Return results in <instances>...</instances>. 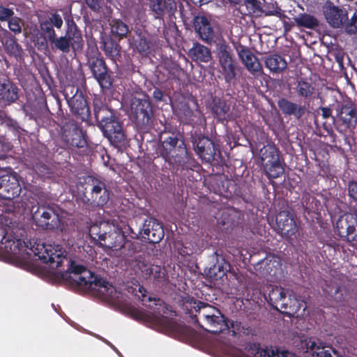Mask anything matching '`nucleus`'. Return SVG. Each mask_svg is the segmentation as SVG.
<instances>
[{"mask_svg": "<svg viewBox=\"0 0 357 357\" xmlns=\"http://www.w3.org/2000/svg\"><path fill=\"white\" fill-rule=\"evenodd\" d=\"M52 248L51 245L44 246L45 251L39 255L44 263L50 264L54 268H59L66 263L67 269L59 274L63 280L70 284L90 291L92 294L105 300H113L116 296V288L105 279L95 275L84 266L77 264L66 257V251L61 248Z\"/></svg>", "mask_w": 357, "mask_h": 357, "instance_id": "1", "label": "nucleus"}, {"mask_svg": "<svg viewBox=\"0 0 357 357\" xmlns=\"http://www.w3.org/2000/svg\"><path fill=\"white\" fill-rule=\"evenodd\" d=\"M155 153L169 164H175L183 169L194 170L199 165L188 152L179 132L164 131L160 134Z\"/></svg>", "mask_w": 357, "mask_h": 357, "instance_id": "2", "label": "nucleus"}, {"mask_svg": "<svg viewBox=\"0 0 357 357\" xmlns=\"http://www.w3.org/2000/svg\"><path fill=\"white\" fill-rule=\"evenodd\" d=\"M93 105L94 117L104 136L115 147L123 145L126 135L122 123L115 114L116 111L104 103L100 98H95Z\"/></svg>", "mask_w": 357, "mask_h": 357, "instance_id": "3", "label": "nucleus"}, {"mask_svg": "<svg viewBox=\"0 0 357 357\" xmlns=\"http://www.w3.org/2000/svg\"><path fill=\"white\" fill-rule=\"evenodd\" d=\"M31 213L33 222L37 228L50 231L62 230L61 218L54 207L49 204L32 206Z\"/></svg>", "mask_w": 357, "mask_h": 357, "instance_id": "4", "label": "nucleus"}, {"mask_svg": "<svg viewBox=\"0 0 357 357\" xmlns=\"http://www.w3.org/2000/svg\"><path fill=\"white\" fill-rule=\"evenodd\" d=\"M216 54L222 73L225 82L230 84L236 79L238 70L233 50L229 43L223 38L216 43Z\"/></svg>", "mask_w": 357, "mask_h": 357, "instance_id": "5", "label": "nucleus"}, {"mask_svg": "<svg viewBox=\"0 0 357 357\" xmlns=\"http://www.w3.org/2000/svg\"><path fill=\"white\" fill-rule=\"evenodd\" d=\"M88 66L93 78L102 89L109 90L113 85L112 71L107 66L99 52L90 56L87 59Z\"/></svg>", "mask_w": 357, "mask_h": 357, "instance_id": "6", "label": "nucleus"}, {"mask_svg": "<svg viewBox=\"0 0 357 357\" xmlns=\"http://www.w3.org/2000/svg\"><path fill=\"white\" fill-rule=\"evenodd\" d=\"M357 124L356 105L350 99L344 100L337 109V117L334 120L336 130L345 134L354 129Z\"/></svg>", "mask_w": 357, "mask_h": 357, "instance_id": "7", "label": "nucleus"}, {"mask_svg": "<svg viewBox=\"0 0 357 357\" xmlns=\"http://www.w3.org/2000/svg\"><path fill=\"white\" fill-rule=\"evenodd\" d=\"M70 112L82 121H86L91 116L90 108L82 91L77 87L69 86L63 91Z\"/></svg>", "mask_w": 357, "mask_h": 357, "instance_id": "8", "label": "nucleus"}, {"mask_svg": "<svg viewBox=\"0 0 357 357\" xmlns=\"http://www.w3.org/2000/svg\"><path fill=\"white\" fill-rule=\"evenodd\" d=\"M131 114L139 130H146L151 128L153 122V111L149 98H135L131 103Z\"/></svg>", "mask_w": 357, "mask_h": 357, "instance_id": "9", "label": "nucleus"}, {"mask_svg": "<svg viewBox=\"0 0 357 357\" xmlns=\"http://www.w3.org/2000/svg\"><path fill=\"white\" fill-rule=\"evenodd\" d=\"M59 10L61 12L66 24L64 36L72 44L73 52L82 51L84 41L82 31L73 19L71 6L60 8Z\"/></svg>", "mask_w": 357, "mask_h": 357, "instance_id": "10", "label": "nucleus"}, {"mask_svg": "<svg viewBox=\"0 0 357 357\" xmlns=\"http://www.w3.org/2000/svg\"><path fill=\"white\" fill-rule=\"evenodd\" d=\"M137 266L142 278L151 282L155 287L162 288L169 282V277L165 268L155 264H149L140 259L137 260Z\"/></svg>", "mask_w": 357, "mask_h": 357, "instance_id": "11", "label": "nucleus"}, {"mask_svg": "<svg viewBox=\"0 0 357 357\" xmlns=\"http://www.w3.org/2000/svg\"><path fill=\"white\" fill-rule=\"evenodd\" d=\"M335 230L342 240L348 242L356 241L357 210L340 215L336 222Z\"/></svg>", "mask_w": 357, "mask_h": 357, "instance_id": "12", "label": "nucleus"}, {"mask_svg": "<svg viewBox=\"0 0 357 357\" xmlns=\"http://www.w3.org/2000/svg\"><path fill=\"white\" fill-rule=\"evenodd\" d=\"M62 139L67 145L75 148H83L87 144L83 130L73 120L66 122L63 126Z\"/></svg>", "mask_w": 357, "mask_h": 357, "instance_id": "13", "label": "nucleus"}, {"mask_svg": "<svg viewBox=\"0 0 357 357\" xmlns=\"http://www.w3.org/2000/svg\"><path fill=\"white\" fill-rule=\"evenodd\" d=\"M135 295L142 301L143 305L152 311L153 317L156 321H160L164 314H167L168 305L164 301L159 298L147 296L146 290L143 286L139 285L137 290L135 289Z\"/></svg>", "mask_w": 357, "mask_h": 357, "instance_id": "14", "label": "nucleus"}, {"mask_svg": "<svg viewBox=\"0 0 357 357\" xmlns=\"http://www.w3.org/2000/svg\"><path fill=\"white\" fill-rule=\"evenodd\" d=\"M192 143L196 153L207 162L215 160L216 147L214 142L208 137L195 135L192 137Z\"/></svg>", "mask_w": 357, "mask_h": 357, "instance_id": "15", "label": "nucleus"}, {"mask_svg": "<svg viewBox=\"0 0 357 357\" xmlns=\"http://www.w3.org/2000/svg\"><path fill=\"white\" fill-rule=\"evenodd\" d=\"M22 192V187L15 174L0 176V198L11 200L17 197Z\"/></svg>", "mask_w": 357, "mask_h": 357, "instance_id": "16", "label": "nucleus"}, {"mask_svg": "<svg viewBox=\"0 0 357 357\" xmlns=\"http://www.w3.org/2000/svg\"><path fill=\"white\" fill-rule=\"evenodd\" d=\"M275 230L282 237L290 238L298 231L293 215L289 211H281L275 218Z\"/></svg>", "mask_w": 357, "mask_h": 357, "instance_id": "17", "label": "nucleus"}, {"mask_svg": "<svg viewBox=\"0 0 357 357\" xmlns=\"http://www.w3.org/2000/svg\"><path fill=\"white\" fill-rule=\"evenodd\" d=\"M171 105L173 110H174L177 115L185 121L188 123L192 124L197 123V121L195 120L196 117L201 116V112L198 109L195 111H193L189 105V102L188 100L181 96L176 99L172 100Z\"/></svg>", "mask_w": 357, "mask_h": 357, "instance_id": "18", "label": "nucleus"}, {"mask_svg": "<svg viewBox=\"0 0 357 357\" xmlns=\"http://www.w3.org/2000/svg\"><path fill=\"white\" fill-rule=\"evenodd\" d=\"M142 236L149 243L155 244L163 238L164 229L162 225L155 218L146 220L140 230Z\"/></svg>", "mask_w": 357, "mask_h": 357, "instance_id": "19", "label": "nucleus"}, {"mask_svg": "<svg viewBox=\"0 0 357 357\" xmlns=\"http://www.w3.org/2000/svg\"><path fill=\"white\" fill-rule=\"evenodd\" d=\"M0 42L8 56H13L17 60L22 58L23 50L17 43V38L9 31L1 26H0Z\"/></svg>", "mask_w": 357, "mask_h": 357, "instance_id": "20", "label": "nucleus"}, {"mask_svg": "<svg viewBox=\"0 0 357 357\" xmlns=\"http://www.w3.org/2000/svg\"><path fill=\"white\" fill-rule=\"evenodd\" d=\"M91 198L98 206H104L109 201V192L104 181L96 178H91Z\"/></svg>", "mask_w": 357, "mask_h": 357, "instance_id": "21", "label": "nucleus"}, {"mask_svg": "<svg viewBox=\"0 0 357 357\" xmlns=\"http://www.w3.org/2000/svg\"><path fill=\"white\" fill-rule=\"evenodd\" d=\"M211 112L218 121L227 123L232 119L230 105L226 100L215 96L210 104Z\"/></svg>", "mask_w": 357, "mask_h": 357, "instance_id": "22", "label": "nucleus"}, {"mask_svg": "<svg viewBox=\"0 0 357 357\" xmlns=\"http://www.w3.org/2000/svg\"><path fill=\"white\" fill-rule=\"evenodd\" d=\"M192 307L195 309V314H193L192 310H190L188 313L192 319L193 322L197 325H199L205 319L209 318L210 316H213L214 313H217V314H220L219 309L202 301L197 302L195 301Z\"/></svg>", "mask_w": 357, "mask_h": 357, "instance_id": "23", "label": "nucleus"}, {"mask_svg": "<svg viewBox=\"0 0 357 357\" xmlns=\"http://www.w3.org/2000/svg\"><path fill=\"white\" fill-rule=\"evenodd\" d=\"M278 106L284 116H294L297 121L309 113L305 105L297 104L284 98L278 100Z\"/></svg>", "mask_w": 357, "mask_h": 357, "instance_id": "24", "label": "nucleus"}, {"mask_svg": "<svg viewBox=\"0 0 357 357\" xmlns=\"http://www.w3.org/2000/svg\"><path fill=\"white\" fill-rule=\"evenodd\" d=\"M324 13L328 23L334 28L340 27L348 20L347 10L333 5L332 2L326 4Z\"/></svg>", "mask_w": 357, "mask_h": 357, "instance_id": "25", "label": "nucleus"}, {"mask_svg": "<svg viewBox=\"0 0 357 357\" xmlns=\"http://www.w3.org/2000/svg\"><path fill=\"white\" fill-rule=\"evenodd\" d=\"M18 88L3 75L0 76V102L10 105L18 99Z\"/></svg>", "mask_w": 357, "mask_h": 357, "instance_id": "26", "label": "nucleus"}, {"mask_svg": "<svg viewBox=\"0 0 357 357\" xmlns=\"http://www.w3.org/2000/svg\"><path fill=\"white\" fill-rule=\"evenodd\" d=\"M115 39L110 36H104L101 38L100 49L105 56L114 63L119 61L121 59V47Z\"/></svg>", "mask_w": 357, "mask_h": 357, "instance_id": "27", "label": "nucleus"}, {"mask_svg": "<svg viewBox=\"0 0 357 357\" xmlns=\"http://www.w3.org/2000/svg\"><path fill=\"white\" fill-rule=\"evenodd\" d=\"M200 328L206 331L213 333L219 334L226 330L228 327L227 325V318L221 313H214L213 316L205 319L203 322L198 325Z\"/></svg>", "mask_w": 357, "mask_h": 357, "instance_id": "28", "label": "nucleus"}, {"mask_svg": "<svg viewBox=\"0 0 357 357\" xmlns=\"http://www.w3.org/2000/svg\"><path fill=\"white\" fill-rule=\"evenodd\" d=\"M194 27L200 38L210 43L213 40L215 33L208 19L204 15H198L194 18Z\"/></svg>", "mask_w": 357, "mask_h": 357, "instance_id": "29", "label": "nucleus"}, {"mask_svg": "<svg viewBox=\"0 0 357 357\" xmlns=\"http://www.w3.org/2000/svg\"><path fill=\"white\" fill-rule=\"evenodd\" d=\"M238 54L242 63L250 73L255 74L261 72L262 66L258 58L248 47L241 46L238 52Z\"/></svg>", "mask_w": 357, "mask_h": 357, "instance_id": "30", "label": "nucleus"}, {"mask_svg": "<svg viewBox=\"0 0 357 357\" xmlns=\"http://www.w3.org/2000/svg\"><path fill=\"white\" fill-rule=\"evenodd\" d=\"M150 10L155 19H162L167 13H173L176 9L175 0H149Z\"/></svg>", "mask_w": 357, "mask_h": 357, "instance_id": "31", "label": "nucleus"}, {"mask_svg": "<svg viewBox=\"0 0 357 357\" xmlns=\"http://www.w3.org/2000/svg\"><path fill=\"white\" fill-rule=\"evenodd\" d=\"M212 187L215 194L227 199L232 198L237 191V186L235 182L228 178L215 180Z\"/></svg>", "mask_w": 357, "mask_h": 357, "instance_id": "32", "label": "nucleus"}, {"mask_svg": "<svg viewBox=\"0 0 357 357\" xmlns=\"http://www.w3.org/2000/svg\"><path fill=\"white\" fill-rule=\"evenodd\" d=\"M280 267V264L274 256L266 257L255 264V269L263 275L276 276Z\"/></svg>", "mask_w": 357, "mask_h": 357, "instance_id": "33", "label": "nucleus"}, {"mask_svg": "<svg viewBox=\"0 0 357 357\" xmlns=\"http://www.w3.org/2000/svg\"><path fill=\"white\" fill-rule=\"evenodd\" d=\"M125 236L124 234L121 231L111 230L107 231L103 241L100 242V246L116 251L119 249L121 243L125 240Z\"/></svg>", "mask_w": 357, "mask_h": 357, "instance_id": "34", "label": "nucleus"}, {"mask_svg": "<svg viewBox=\"0 0 357 357\" xmlns=\"http://www.w3.org/2000/svg\"><path fill=\"white\" fill-rule=\"evenodd\" d=\"M188 54L196 62L208 63L212 59L210 50L198 43H194Z\"/></svg>", "mask_w": 357, "mask_h": 357, "instance_id": "35", "label": "nucleus"}, {"mask_svg": "<svg viewBox=\"0 0 357 357\" xmlns=\"http://www.w3.org/2000/svg\"><path fill=\"white\" fill-rule=\"evenodd\" d=\"M265 66L273 73H281L287 67L284 58L278 54L268 55L265 60Z\"/></svg>", "mask_w": 357, "mask_h": 357, "instance_id": "36", "label": "nucleus"}, {"mask_svg": "<svg viewBox=\"0 0 357 357\" xmlns=\"http://www.w3.org/2000/svg\"><path fill=\"white\" fill-rule=\"evenodd\" d=\"M301 348L304 353H311L312 357H332L331 350L317 346L311 338L301 341Z\"/></svg>", "mask_w": 357, "mask_h": 357, "instance_id": "37", "label": "nucleus"}, {"mask_svg": "<svg viewBox=\"0 0 357 357\" xmlns=\"http://www.w3.org/2000/svg\"><path fill=\"white\" fill-rule=\"evenodd\" d=\"M298 308V300L293 294L292 291L287 289V293L285 294V296H284V298L281 300L278 311H281L287 314H291L296 313Z\"/></svg>", "mask_w": 357, "mask_h": 357, "instance_id": "38", "label": "nucleus"}, {"mask_svg": "<svg viewBox=\"0 0 357 357\" xmlns=\"http://www.w3.org/2000/svg\"><path fill=\"white\" fill-rule=\"evenodd\" d=\"M230 268L231 265L223 257L218 258L216 263L209 268L208 274L213 280H221Z\"/></svg>", "mask_w": 357, "mask_h": 357, "instance_id": "39", "label": "nucleus"}, {"mask_svg": "<svg viewBox=\"0 0 357 357\" xmlns=\"http://www.w3.org/2000/svg\"><path fill=\"white\" fill-rule=\"evenodd\" d=\"M133 45L136 50L141 54H147L151 49V40L148 33L145 31L136 32L132 38Z\"/></svg>", "mask_w": 357, "mask_h": 357, "instance_id": "40", "label": "nucleus"}, {"mask_svg": "<svg viewBox=\"0 0 357 357\" xmlns=\"http://www.w3.org/2000/svg\"><path fill=\"white\" fill-rule=\"evenodd\" d=\"M287 293V289H284L278 286H273L271 287V289H269L268 298H266L267 299L268 303L273 309L279 310L281 300L284 298V296H285V294Z\"/></svg>", "mask_w": 357, "mask_h": 357, "instance_id": "41", "label": "nucleus"}, {"mask_svg": "<svg viewBox=\"0 0 357 357\" xmlns=\"http://www.w3.org/2000/svg\"><path fill=\"white\" fill-rule=\"evenodd\" d=\"M259 155L263 165L266 163H273L275 160H280V151L275 144L264 146L259 151Z\"/></svg>", "mask_w": 357, "mask_h": 357, "instance_id": "42", "label": "nucleus"}, {"mask_svg": "<svg viewBox=\"0 0 357 357\" xmlns=\"http://www.w3.org/2000/svg\"><path fill=\"white\" fill-rule=\"evenodd\" d=\"M297 95L303 98L305 101H310L313 99L315 89L312 84L304 79L298 80L295 88Z\"/></svg>", "mask_w": 357, "mask_h": 357, "instance_id": "43", "label": "nucleus"}, {"mask_svg": "<svg viewBox=\"0 0 357 357\" xmlns=\"http://www.w3.org/2000/svg\"><path fill=\"white\" fill-rule=\"evenodd\" d=\"M111 33L120 41L126 38L130 32L128 25L119 19H113L109 22Z\"/></svg>", "mask_w": 357, "mask_h": 357, "instance_id": "44", "label": "nucleus"}, {"mask_svg": "<svg viewBox=\"0 0 357 357\" xmlns=\"http://www.w3.org/2000/svg\"><path fill=\"white\" fill-rule=\"evenodd\" d=\"M51 50L54 52H59L62 54H67L73 51V45L65 37L64 35L56 36L50 43Z\"/></svg>", "mask_w": 357, "mask_h": 357, "instance_id": "45", "label": "nucleus"}, {"mask_svg": "<svg viewBox=\"0 0 357 357\" xmlns=\"http://www.w3.org/2000/svg\"><path fill=\"white\" fill-rule=\"evenodd\" d=\"M139 248L138 243L128 240L125 236V240L122 242L119 246V249L116 251L119 252V256L123 258L132 257Z\"/></svg>", "mask_w": 357, "mask_h": 357, "instance_id": "46", "label": "nucleus"}, {"mask_svg": "<svg viewBox=\"0 0 357 357\" xmlns=\"http://www.w3.org/2000/svg\"><path fill=\"white\" fill-rule=\"evenodd\" d=\"M294 20L298 26L310 29H314L319 24L315 17L307 13H301Z\"/></svg>", "mask_w": 357, "mask_h": 357, "instance_id": "47", "label": "nucleus"}, {"mask_svg": "<svg viewBox=\"0 0 357 357\" xmlns=\"http://www.w3.org/2000/svg\"><path fill=\"white\" fill-rule=\"evenodd\" d=\"M109 226L107 223H100V225L94 224L89 228V234L90 237L100 245V242H102L105 237L107 231L106 229Z\"/></svg>", "mask_w": 357, "mask_h": 357, "instance_id": "48", "label": "nucleus"}, {"mask_svg": "<svg viewBox=\"0 0 357 357\" xmlns=\"http://www.w3.org/2000/svg\"><path fill=\"white\" fill-rule=\"evenodd\" d=\"M264 169L266 176L269 178H277L284 173V168L280 161H273V163H266L264 165Z\"/></svg>", "mask_w": 357, "mask_h": 357, "instance_id": "49", "label": "nucleus"}, {"mask_svg": "<svg viewBox=\"0 0 357 357\" xmlns=\"http://www.w3.org/2000/svg\"><path fill=\"white\" fill-rule=\"evenodd\" d=\"M39 27L40 31L39 33L47 38L50 43L56 36L54 27L47 20L40 21Z\"/></svg>", "mask_w": 357, "mask_h": 357, "instance_id": "50", "label": "nucleus"}, {"mask_svg": "<svg viewBox=\"0 0 357 357\" xmlns=\"http://www.w3.org/2000/svg\"><path fill=\"white\" fill-rule=\"evenodd\" d=\"M35 34L31 38V41L33 43L36 47L40 51H45L48 49L50 45V41L45 36H42L38 33V29H35Z\"/></svg>", "mask_w": 357, "mask_h": 357, "instance_id": "51", "label": "nucleus"}, {"mask_svg": "<svg viewBox=\"0 0 357 357\" xmlns=\"http://www.w3.org/2000/svg\"><path fill=\"white\" fill-rule=\"evenodd\" d=\"M2 123L10 130L11 131L15 137H20L23 131L22 128L19 126L18 123L8 116H6L2 121Z\"/></svg>", "mask_w": 357, "mask_h": 357, "instance_id": "52", "label": "nucleus"}, {"mask_svg": "<svg viewBox=\"0 0 357 357\" xmlns=\"http://www.w3.org/2000/svg\"><path fill=\"white\" fill-rule=\"evenodd\" d=\"M23 21L17 16H13L8 21V25L10 31L17 35L22 32Z\"/></svg>", "mask_w": 357, "mask_h": 357, "instance_id": "53", "label": "nucleus"}, {"mask_svg": "<svg viewBox=\"0 0 357 357\" xmlns=\"http://www.w3.org/2000/svg\"><path fill=\"white\" fill-rule=\"evenodd\" d=\"M251 354L256 356L257 354H259L260 357H275L277 354H275L273 350L266 349H261L259 345L253 344L250 348Z\"/></svg>", "mask_w": 357, "mask_h": 357, "instance_id": "54", "label": "nucleus"}, {"mask_svg": "<svg viewBox=\"0 0 357 357\" xmlns=\"http://www.w3.org/2000/svg\"><path fill=\"white\" fill-rule=\"evenodd\" d=\"M227 325L228 327L226 330L231 332L233 336L236 335H241V326L243 325V322L238 320H231L227 318Z\"/></svg>", "mask_w": 357, "mask_h": 357, "instance_id": "55", "label": "nucleus"}, {"mask_svg": "<svg viewBox=\"0 0 357 357\" xmlns=\"http://www.w3.org/2000/svg\"><path fill=\"white\" fill-rule=\"evenodd\" d=\"M54 27L57 29H61L63 24V20L60 14L58 13V10L50 13V15L46 19Z\"/></svg>", "mask_w": 357, "mask_h": 357, "instance_id": "56", "label": "nucleus"}, {"mask_svg": "<svg viewBox=\"0 0 357 357\" xmlns=\"http://www.w3.org/2000/svg\"><path fill=\"white\" fill-rule=\"evenodd\" d=\"M347 189L349 199L357 203V181L349 180L347 185Z\"/></svg>", "mask_w": 357, "mask_h": 357, "instance_id": "57", "label": "nucleus"}, {"mask_svg": "<svg viewBox=\"0 0 357 357\" xmlns=\"http://www.w3.org/2000/svg\"><path fill=\"white\" fill-rule=\"evenodd\" d=\"M14 14L13 8H9L3 5H0L1 22H8L14 15Z\"/></svg>", "mask_w": 357, "mask_h": 357, "instance_id": "58", "label": "nucleus"}, {"mask_svg": "<svg viewBox=\"0 0 357 357\" xmlns=\"http://www.w3.org/2000/svg\"><path fill=\"white\" fill-rule=\"evenodd\" d=\"M345 29L350 34H354L357 32V9L351 17L349 24L346 26Z\"/></svg>", "mask_w": 357, "mask_h": 357, "instance_id": "59", "label": "nucleus"}, {"mask_svg": "<svg viewBox=\"0 0 357 357\" xmlns=\"http://www.w3.org/2000/svg\"><path fill=\"white\" fill-rule=\"evenodd\" d=\"M87 6L93 12L99 13L104 3L103 0H84Z\"/></svg>", "mask_w": 357, "mask_h": 357, "instance_id": "60", "label": "nucleus"}, {"mask_svg": "<svg viewBox=\"0 0 357 357\" xmlns=\"http://www.w3.org/2000/svg\"><path fill=\"white\" fill-rule=\"evenodd\" d=\"M319 135L322 137L326 143L331 147L337 146V135L334 132H331L330 134H319Z\"/></svg>", "mask_w": 357, "mask_h": 357, "instance_id": "61", "label": "nucleus"}, {"mask_svg": "<svg viewBox=\"0 0 357 357\" xmlns=\"http://www.w3.org/2000/svg\"><path fill=\"white\" fill-rule=\"evenodd\" d=\"M153 98L156 102L166 101V98L162 91L158 87L154 88Z\"/></svg>", "mask_w": 357, "mask_h": 357, "instance_id": "62", "label": "nucleus"}, {"mask_svg": "<svg viewBox=\"0 0 357 357\" xmlns=\"http://www.w3.org/2000/svg\"><path fill=\"white\" fill-rule=\"evenodd\" d=\"M253 333L254 329L248 323H243L242 326H241V334L250 335H253Z\"/></svg>", "mask_w": 357, "mask_h": 357, "instance_id": "63", "label": "nucleus"}, {"mask_svg": "<svg viewBox=\"0 0 357 357\" xmlns=\"http://www.w3.org/2000/svg\"><path fill=\"white\" fill-rule=\"evenodd\" d=\"M319 109L321 111V116L323 119H328L332 116V109L328 107H320Z\"/></svg>", "mask_w": 357, "mask_h": 357, "instance_id": "64", "label": "nucleus"}]
</instances>
